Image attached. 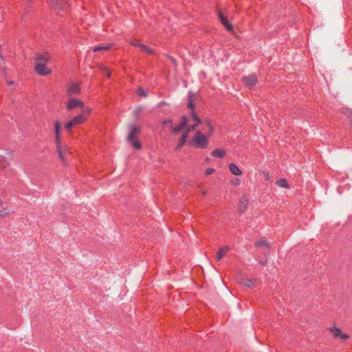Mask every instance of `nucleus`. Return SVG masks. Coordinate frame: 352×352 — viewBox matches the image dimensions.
<instances>
[{
  "instance_id": "9",
  "label": "nucleus",
  "mask_w": 352,
  "mask_h": 352,
  "mask_svg": "<svg viewBox=\"0 0 352 352\" xmlns=\"http://www.w3.org/2000/svg\"><path fill=\"white\" fill-rule=\"evenodd\" d=\"M84 103L77 99V98H72L70 99L67 104V109L72 110L75 108H83Z\"/></svg>"
},
{
  "instance_id": "22",
  "label": "nucleus",
  "mask_w": 352,
  "mask_h": 352,
  "mask_svg": "<svg viewBox=\"0 0 352 352\" xmlns=\"http://www.w3.org/2000/svg\"><path fill=\"white\" fill-rule=\"evenodd\" d=\"M329 330L331 332L334 338H338L341 335V330L336 327L329 328Z\"/></svg>"
},
{
  "instance_id": "37",
  "label": "nucleus",
  "mask_w": 352,
  "mask_h": 352,
  "mask_svg": "<svg viewBox=\"0 0 352 352\" xmlns=\"http://www.w3.org/2000/svg\"><path fill=\"white\" fill-rule=\"evenodd\" d=\"M6 214H8L7 212H0V218L4 217Z\"/></svg>"
},
{
  "instance_id": "14",
  "label": "nucleus",
  "mask_w": 352,
  "mask_h": 352,
  "mask_svg": "<svg viewBox=\"0 0 352 352\" xmlns=\"http://www.w3.org/2000/svg\"><path fill=\"white\" fill-rule=\"evenodd\" d=\"M229 170L232 174L234 175H241L242 174V171L241 169L234 163H231L229 165Z\"/></svg>"
},
{
  "instance_id": "32",
  "label": "nucleus",
  "mask_w": 352,
  "mask_h": 352,
  "mask_svg": "<svg viewBox=\"0 0 352 352\" xmlns=\"http://www.w3.org/2000/svg\"><path fill=\"white\" fill-rule=\"evenodd\" d=\"M130 44L133 46L139 47L140 44L137 40H133L130 42Z\"/></svg>"
},
{
  "instance_id": "17",
  "label": "nucleus",
  "mask_w": 352,
  "mask_h": 352,
  "mask_svg": "<svg viewBox=\"0 0 352 352\" xmlns=\"http://www.w3.org/2000/svg\"><path fill=\"white\" fill-rule=\"evenodd\" d=\"M112 46V44L99 45L92 48L93 52H97L101 50H109Z\"/></svg>"
},
{
  "instance_id": "3",
  "label": "nucleus",
  "mask_w": 352,
  "mask_h": 352,
  "mask_svg": "<svg viewBox=\"0 0 352 352\" xmlns=\"http://www.w3.org/2000/svg\"><path fill=\"white\" fill-rule=\"evenodd\" d=\"M208 138V136L204 135L201 131H197L192 140L188 142V144L196 148L205 149L209 144Z\"/></svg>"
},
{
  "instance_id": "30",
  "label": "nucleus",
  "mask_w": 352,
  "mask_h": 352,
  "mask_svg": "<svg viewBox=\"0 0 352 352\" xmlns=\"http://www.w3.org/2000/svg\"><path fill=\"white\" fill-rule=\"evenodd\" d=\"M214 172V169L212 168H208L205 170V173L206 175H212Z\"/></svg>"
},
{
  "instance_id": "21",
  "label": "nucleus",
  "mask_w": 352,
  "mask_h": 352,
  "mask_svg": "<svg viewBox=\"0 0 352 352\" xmlns=\"http://www.w3.org/2000/svg\"><path fill=\"white\" fill-rule=\"evenodd\" d=\"M187 138H188V135L183 134L178 141L177 148H180V147L183 146L185 144Z\"/></svg>"
},
{
  "instance_id": "12",
  "label": "nucleus",
  "mask_w": 352,
  "mask_h": 352,
  "mask_svg": "<svg viewBox=\"0 0 352 352\" xmlns=\"http://www.w3.org/2000/svg\"><path fill=\"white\" fill-rule=\"evenodd\" d=\"M226 154L225 149L222 148H216L211 152L212 157L220 159L224 157Z\"/></svg>"
},
{
  "instance_id": "25",
  "label": "nucleus",
  "mask_w": 352,
  "mask_h": 352,
  "mask_svg": "<svg viewBox=\"0 0 352 352\" xmlns=\"http://www.w3.org/2000/svg\"><path fill=\"white\" fill-rule=\"evenodd\" d=\"M136 92L138 95H140V96H142V97H146L148 96V90L144 89L141 87H139L137 89Z\"/></svg>"
},
{
  "instance_id": "5",
  "label": "nucleus",
  "mask_w": 352,
  "mask_h": 352,
  "mask_svg": "<svg viewBox=\"0 0 352 352\" xmlns=\"http://www.w3.org/2000/svg\"><path fill=\"white\" fill-rule=\"evenodd\" d=\"M52 6L58 11H67L69 5L67 0H49Z\"/></svg>"
},
{
  "instance_id": "16",
  "label": "nucleus",
  "mask_w": 352,
  "mask_h": 352,
  "mask_svg": "<svg viewBox=\"0 0 352 352\" xmlns=\"http://www.w3.org/2000/svg\"><path fill=\"white\" fill-rule=\"evenodd\" d=\"M255 246L268 249L270 248V243L265 238H262L255 243Z\"/></svg>"
},
{
  "instance_id": "20",
  "label": "nucleus",
  "mask_w": 352,
  "mask_h": 352,
  "mask_svg": "<svg viewBox=\"0 0 352 352\" xmlns=\"http://www.w3.org/2000/svg\"><path fill=\"white\" fill-rule=\"evenodd\" d=\"M139 47L141 49V50L145 52L148 54H151L153 53V49L144 44H142V43L140 44Z\"/></svg>"
},
{
  "instance_id": "8",
  "label": "nucleus",
  "mask_w": 352,
  "mask_h": 352,
  "mask_svg": "<svg viewBox=\"0 0 352 352\" xmlns=\"http://www.w3.org/2000/svg\"><path fill=\"white\" fill-rule=\"evenodd\" d=\"M242 81L248 88L250 89L256 85L258 80L256 75L251 74L247 76H243Z\"/></svg>"
},
{
  "instance_id": "6",
  "label": "nucleus",
  "mask_w": 352,
  "mask_h": 352,
  "mask_svg": "<svg viewBox=\"0 0 352 352\" xmlns=\"http://www.w3.org/2000/svg\"><path fill=\"white\" fill-rule=\"evenodd\" d=\"M188 122V118L186 116H182L181 122L178 124L175 125L174 126H172V132L173 133H178L180 131H183L186 127V124H187Z\"/></svg>"
},
{
  "instance_id": "38",
  "label": "nucleus",
  "mask_w": 352,
  "mask_h": 352,
  "mask_svg": "<svg viewBox=\"0 0 352 352\" xmlns=\"http://www.w3.org/2000/svg\"><path fill=\"white\" fill-rule=\"evenodd\" d=\"M8 84H9V85H12V84H13V81H9V82H8Z\"/></svg>"
},
{
  "instance_id": "4",
  "label": "nucleus",
  "mask_w": 352,
  "mask_h": 352,
  "mask_svg": "<svg viewBox=\"0 0 352 352\" xmlns=\"http://www.w3.org/2000/svg\"><path fill=\"white\" fill-rule=\"evenodd\" d=\"M141 129V126H137L134 124L129 125L127 140L136 150H140L142 148L141 143L135 139V137L140 134Z\"/></svg>"
},
{
  "instance_id": "1",
  "label": "nucleus",
  "mask_w": 352,
  "mask_h": 352,
  "mask_svg": "<svg viewBox=\"0 0 352 352\" xmlns=\"http://www.w3.org/2000/svg\"><path fill=\"white\" fill-rule=\"evenodd\" d=\"M49 58V54L46 52L37 54L34 69L38 75L47 76L51 73V69L46 67Z\"/></svg>"
},
{
  "instance_id": "23",
  "label": "nucleus",
  "mask_w": 352,
  "mask_h": 352,
  "mask_svg": "<svg viewBox=\"0 0 352 352\" xmlns=\"http://www.w3.org/2000/svg\"><path fill=\"white\" fill-rule=\"evenodd\" d=\"M82 110V112L80 113V115H83L85 120H87L88 116L90 114L91 111V109L89 107H83V108H81Z\"/></svg>"
},
{
  "instance_id": "29",
  "label": "nucleus",
  "mask_w": 352,
  "mask_h": 352,
  "mask_svg": "<svg viewBox=\"0 0 352 352\" xmlns=\"http://www.w3.org/2000/svg\"><path fill=\"white\" fill-rule=\"evenodd\" d=\"M102 69L104 70V75L107 77V78H110L111 77V72L109 71V69L104 67V66H102Z\"/></svg>"
},
{
  "instance_id": "24",
  "label": "nucleus",
  "mask_w": 352,
  "mask_h": 352,
  "mask_svg": "<svg viewBox=\"0 0 352 352\" xmlns=\"http://www.w3.org/2000/svg\"><path fill=\"white\" fill-rule=\"evenodd\" d=\"M191 116H192V118L193 119V120L195 122V124H196L197 125L198 124H200L202 123V121L201 120V119L197 116V113L195 112V111H192L191 112Z\"/></svg>"
},
{
  "instance_id": "15",
  "label": "nucleus",
  "mask_w": 352,
  "mask_h": 352,
  "mask_svg": "<svg viewBox=\"0 0 352 352\" xmlns=\"http://www.w3.org/2000/svg\"><path fill=\"white\" fill-rule=\"evenodd\" d=\"M71 120L73 122L75 126L80 125L86 121L84 116L80 114L74 117Z\"/></svg>"
},
{
  "instance_id": "36",
  "label": "nucleus",
  "mask_w": 352,
  "mask_h": 352,
  "mask_svg": "<svg viewBox=\"0 0 352 352\" xmlns=\"http://www.w3.org/2000/svg\"><path fill=\"white\" fill-rule=\"evenodd\" d=\"M142 111V107H138L135 110V114H139Z\"/></svg>"
},
{
  "instance_id": "11",
  "label": "nucleus",
  "mask_w": 352,
  "mask_h": 352,
  "mask_svg": "<svg viewBox=\"0 0 352 352\" xmlns=\"http://www.w3.org/2000/svg\"><path fill=\"white\" fill-rule=\"evenodd\" d=\"M248 199L245 196L242 197L239 201V211L241 213H243L246 210L247 207H248Z\"/></svg>"
},
{
  "instance_id": "13",
  "label": "nucleus",
  "mask_w": 352,
  "mask_h": 352,
  "mask_svg": "<svg viewBox=\"0 0 352 352\" xmlns=\"http://www.w3.org/2000/svg\"><path fill=\"white\" fill-rule=\"evenodd\" d=\"M230 250V248L228 245H225L222 247L217 253V260L220 261L223 258L226 254Z\"/></svg>"
},
{
  "instance_id": "7",
  "label": "nucleus",
  "mask_w": 352,
  "mask_h": 352,
  "mask_svg": "<svg viewBox=\"0 0 352 352\" xmlns=\"http://www.w3.org/2000/svg\"><path fill=\"white\" fill-rule=\"evenodd\" d=\"M81 89L79 82H72L67 85V92L69 95L79 94Z\"/></svg>"
},
{
  "instance_id": "33",
  "label": "nucleus",
  "mask_w": 352,
  "mask_h": 352,
  "mask_svg": "<svg viewBox=\"0 0 352 352\" xmlns=\"http://www.w3.org/2000/svg\"><path fill=\"white\" fill-rule=\"evenodd\" d=\"M185 129H186V131L183 134H186L188 135V133H190V131H192L191 129H190L189 126L186 125V127L185 128Z\"/></svg>"
},
{
  "instance_id": "2",
  "label": "nucleus",
  "mask_w": 352,
  "mask_h": 352,
  "mask_svg": "<svg viewBox=\"0 0 352 352\" xmlns=\"http://www.w3.org/2000/svg\"><path fill=\"white\" fill-rule=\"evenodd\" d=\"M60 122L59 120H56L54 122V132L56 135L55 142L57 148V153L60 159L63 164L66 162V157L69 155V152L67 148L62 150L60 148Z\"/></svg>"
},
{
  "instance_id": "10",
  "label": "nucleus",
  "mask_w": 352,
  "mask_h": 352,
  "mask_svg": "<svg viewBox=\"0 0 352 352\" xmlns=\"http://www.w3.org/2000/svg\"><path fill=\"white\" fill-rule=\"evenodd\" d=\"M218 17L222 25L228 30L231 31L233 29L232 25L228 21L227 18L223 16L221 11H218Z\"/></svg>"
},
{
  "instance_id": "28",
  "label": "nucleus",
  "mask_w": 352,
  "mask_h": 352,
  "mask_svg": "<svg viewBox=\"0 0 352 352\" xmlns=\"http://www.w3.org/2000/svg\"><path fill=\"white\" fill-rule=\"evenodd\" d=\"M188 107L190 109H193L195 107L193 100L190 96L188 97Z\"/></svg>"
},
{
  "instance_id": "18",
  "label": "nucleus",
  "mask_w": 352,
  "mask_h": 352,
  "mask_svg": "<svg viewBox=\"0 0 352 352\" xmlns=\"http://www.w3.org/2000/svg\"><path fill=\"white\" fill-rule=\"evenodd\" d=\"M276 185L281 188H288L289 187V184L286 179H280L276 181Z\"/></svg>"
},
{
  "instance_id": "19",
  "label": "nucleus",
  "mask_w": 352,
  "mask_h": 352,
  "mask_svg": "<svg viewBox=\"0 0 352 352\" xmlns=\"http://www.w3.org/2000/svg\"><path fill=\"white\" fill-rule=\"evenodd\" d=\"M204 124L207 126L208 128V132H207V136L210 137L214 133V127L212 125V124L208 121H206L204 122Z\"/></svg>"
},
{
  "instance_id": "27",
  "label": "nucleus",
  "mask_w": 352,
  "mask_h": 352,
  "mask_svg": "<svg viewBox=\"0 0 352 352\" xmlns=\"http://www.w3.org/2000/svg\"><path fill=\"white\" fill-rule=\"evenodd\" d=\"M75 125L72 120H69L65 126L67 130H71Z\"/></svg>"
},
{
  "instance_id": "31",
  "label": "nucleus",
  "mask_w": 352,
  "mask_h": 352,
  "mask_svg": "<svg viewBox=\"0 0 352 352\" xmlns=\"http://www.w3.org/2000/svg\"><path fill=\"white\" fill-rule=\"evenodd\" d=\"M162 124H163L164 126L169 124V125H170V126L172 127V126H173V120H170V119H168V120H164V121L162 122Z\"/></svg>"
},
{
  "instance_id": "35",
  "label": "nucleus",
  "mask_w": 352,
  "mask_h": 352,
  "mask_svg": "<svg viewBox=\"0 0 352 352\" xmlns=\"http://www.w3.org/2000/svg\"><path fill=\"white\" fill-rule=\"evenodd\" d=\"M198 125H197L196 124H193L192 125H190V129H191L192 131H195L196 130V128Z\"/></svg>"
},
{
  "instance_id": "26",
  "label": "nucleus",
  "mask_w": 352,
  "mask_h": 352,
  "mask_svg": "<svg viewBox=\"0 0 352 352\" xmlns=\"http://www.w3.org/2000/svg\"><path fill=\"white\" fill-rule=\"evenodd\" d=\"M244 285L248 287L251 288L254 286V280L253 279H246L244 282Z\"/></svg>"
},
{
  "instance_id": "34",
  "label": "nucleus",
  "mask_w": 352,
  "mask_h": 352,
  "mask_svg": "<svg viewBox=\"0 0 352 352\" xmlns=\"http://www.w3.org/2000/svg\"><path fill=\"white\" fill-rule=\"evenodd\" d=\"M339 337L342 339H347L349 338V336L347 334L341 333V335H340Z\"/></svg>"
}]
</instances>
